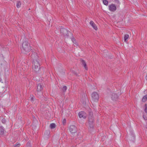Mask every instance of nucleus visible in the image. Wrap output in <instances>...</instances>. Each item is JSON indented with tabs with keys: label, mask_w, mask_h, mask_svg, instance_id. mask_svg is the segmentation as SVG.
Returning <instances> with one entry per match:
<instances>
[{
	"label": "nucleus",
	"mask_w": 147,
	"mask_h": 147,
	"mask_svg": "<svg viewBox=\"0 0 147 147\" xmlns=\"http://www.w3.org/2000/svg\"><path fill=\"white\" fill-rule=\"evenodd\" d=\"M69 130L71 134H74L77 131V129L76 127L74 125H71L69 128Z\"/></svg>",
	"instance_id": "6"
},
{
	"label": "nucleus",
	"mask_w": 147,
	"mask_h": 147,
	"mask_svg": "<svg viewBox=\"0 0 147 147\" xmlns=\"http://www.w3.org/2000/svg\"><path fill=\"white\" fill-rule=\"evenodd\" d=\"M103 2L104 5H108V1L106 0H103Z\"/></svg>",
	"instance_id": "18"
},
{
	"label": "nucleus",
	"mask_w": 147,
	"mask_h": 147,
	"mask_svg": "<svg viewBox=\"0 0 147 147\" xmlns=\"http://www.w3.org/2000/svg\"><path fill=\"white\" fill-rule=\"evenodd\" d=\"M115 2L117 4H119V2L118 0H115Z\"/></svg>",
	"instance_id": "24"
},
{
	"label": "nucleus",
	"mask_w": 147,
	"mask_h": 147,
	"mask_svg": "<svg viewBox=\"0 0 147 147\" xmlns=\"http://www.w3.org/2000/svg\"><path fill=\"white\" fill-rule=\"evenodd\" d=\"M92 100L95 102H97L98 100L99 96L96 92H94L92 94Z\"/></svg>",
	"instance_id": "4"
},
{
	"label": "nucleus",
	"mask_w": 147,
	"mask_h": 147,
	"mask_svg": "<svg viewBox=\"0 0 147 147\" xmlns=\"http://www.w3.org/2000/svg\"><path fill=\"white\" fill-rule=\"evenodd\" d=\"M109 10L112 11H115L116 9V6L114 4H112L109 6Z\"/></svg>",
	"instance_id": "10"
},
{
	"label": "nucleus",
	"mask_w": 147,
	"mask_h": 147,
	"mask_svg": "<svg viewBox=\"0 0 147 147\" xmlns=\"http://www.w3.org/2000/svg\"><path fill=\"white\" fill-rule=\"evenodd\" d=\"M88 119L89 129L91 130L94 127V118L93 117V114L92 112H89Z\"/></svg>",
	"instance_id": "3"
},
{
	"label": "nucleus",
	"mask_w": 147,
	"mask_h": 147,
	"mask_svg": "<svg viewBox=\"0 0 147 147\" xmlns=\"http://www.w3.org/2000/svg\"><path fill=\"white\" fill-rule=\"evenodd\" d=\"M43 89V87L42 86V85L40 84H38L36 93V94L38 95H39V96H40L42 95V93L41 92V91Z\"/></svg>",
	"instance_id": "5"
},
{
	"label": "nucleus",
	"mask_w": 147,
	"mask_h": 147,
	"mask_svg": "<svg viewBox=\"0 0 147 147\" xmlns=\"http://www.w3.org/2000/svg\"><path fill=\"white\" fill-rule=\"evenodd\" d=\"M2 123H5L6 121L5 119H2Z\"/></svg>",
	"instance_id": "27"
},
{
	"label": "nucleus",
	"mask_w": 147,
	"mask_h": 147,
	"mask_svg": "<svg viewBox=\"0 0 147 147\" xmlns=\"http://www.w3.org/2000/svg\"><path fill=\"white\" fill-rule=\"evenodd\" d=\"M26 145L27 146H28V147H30V142H28L27 143Z\"/></svg>",
	"instance_id": "26"
},
{
	"label": "nucleus",
	"mask_w": 147,
	"mask_h": 147,
	"mask_svg": "<svg viewBox=\"0 0 147 147\" xmlns=\"http://www.w3.org/2000/svg\"><path fill=\"white\" fill-rule=\"evenodd\" d=\"M79 117L80 118H86L87 115L86 113L84 111H82L79 112L78 113Z\"/></svg>",
	"instance_id": "8"
},
{
	"label": "nucleus",
	"mask_w": 147,
	"mask_h": 147,
	"mask_svg": "<svg viewBox=\"0 0 147 147\" xmlns=\"http://www.w3.org/2000/svg\"><path fill=\"white\" fill-rule=\"evenodd\" d=\"M21 4V2L20 1H18L17 2L16 6L17 8H20Z\"/></svg>",
	"instance_id": "15"
},
{
	"label": "nucleus",
	"mask_w": 147,
	"mask_h": 147,
	"mask_svg": "<svg viewBox=\"0 0 147 147\" xmlns=\"http://www.w3.org/2000/svg\"><path fill=\"white\" fill-rule=\"evenodd\" d=\"M147 96L145 95L142 98V101L143 102H145L147 100Z\"/></svg>",
	"instance_id": "17"
},
{
	"label": "nucleus",
	"mask_w": 147,
	"mask_h": 147,
	"mask_svg": "<svg viewBox=\"0 0 147 147\" xmlns=\"http://www.w3.org/2000/svg\"><path fill=\"white\" fill-rule=\"evenodd\" d=\"M66 122V120L65 119H64L63 121V125L65 124Z\"/></svg>",
	"instance_id": "25"
},
{
	"label": "nucleus",
	"mask_w": 147,
	"mask_h": 147,
	"mask_svg": "<svg viewBox=\"0 0 147 147\" xmlns=\"http://www.w3.org/2000/svg\"><path fill=\"white\" fill-rule=\"evenodd\" d=\"M67 89V86H64L63 87V88H62L63 91L64 92H65L66 91Z\"/></svg>",
	"instance_id": "19"
},
{
	"label": "nucleus",
	"mask_w": 147,
	"mask_h": 147,
	"mask_svg": "<svg viewBox=\"0 0 147 147\" xmlns=\"http://www.w3.org/2000/svg\"><path fill=\"white\" fill-rule=\"evenodd\" d=\"M61 33L64 36H68L69 35L68 31L64 28H62L60 30Z\"/></svg>",
	"instance_id": "7"
},
{
	"label": "nucleus",
	"mask_w": 147,
	"mask_h": 147,
	"mask_svg": "<svg viewBox=\"0 0 147 147\" xmlns=\"http://www.w3.org/2000/svg\"><path fill=\"white\" fill-rule=\"evenodd\" d=\"M72 40L74 43L76 45H78L77 43H76V40H75V39L74 38H72Z\"/></svg>",
	"instance_id": "20"
},
{
	"label": "nucleus",
	"mask_w": 147,
	"mask_h": 147,
	"mask_svg": "<svg viewBox=\"0 0 147 147\" xmlns=\"http://www.w3.org/2000/svg\"><path fill=\"white\" fill-rule=\"evenodd\" d=\"M20 145V144L19 143H16V144L14 145V147H19Z\"/></svg>",
	"instance_id": "21"
},
{
	"label": "nucleus",
	"mask_w": 147,
	"mask_h": 147,
	"mask_svg": "<svg viewBox=\"0 0 147 147\" xmlns=\"http://www.w3.org/2000/svg\"><path fill=\"white\" fill-rule=\"evenodd\" d=\"M118 96L116 93H113L112 94L111 96L112 100L113 101H116L118 99Z\"/></svg>",
	"instance_id": "9"
},
{
	"label": "nucleus",
	"mask_w": 147,
	"mask_h": 147,
	"mask_svg": "<svg viewBox=\"0 0 147 147\" xmlns=\"http://www.w3.org/2000/svg\"><path fill=\"white\" fill-rule=\"evenodd\" d=\"M56 126V125L54 123H51L50 125V128L51 129H53Z\"/></svg>",
	"instance_id": "14"
},
{
	"label": "nucleus",
	"mask_w": 147,
	"mask_h": 147,
	"mask_svg": "<svg viewBox=\"0 0 147 147\" xmlns=\"http://www.w3.org/2000/svg\"><path fill=\"white\" fill-rule=\"evenodd\" d=\"M31 57L33 59L32 65L33 70L35 72H37L40 67L39 60L38 59V57L36 53H34L32 54Z\"/></svg>",
	"instance_id": "1"
},
{
	"label": "nucleus",
	"mask_w": 147,
	"mask_h": 147,
	"mask_svg": "<svg viewBox=\"0 0 147 147\" xmlns=\"http://www.w3.org/2000/svg\"><path fill=\"white\" fill-rule=\"evenodd\" d=\"M129 35L128 34H125L124 37V40L125 42L127 41V39L128 38Z\"/></svg>",
	"instance_id": "16"
},
{
	"label": "nucleus",
	"mask_w": 147,
	"mask_h": 147,
	"mask_svg": "<svg viewBox=\"0 0 147 147\" xmlns=\"http://www.w3.org/2000/svg\"><path fill=\"white\" fill-rule=\"evenodd\" d=\"M80 61H81L82 63V65L84 67L85 69L86 70H88V68L87 66L86 63L82 59H80Z\"/></svg>",
	"instance_id": "11"
},
{
	"label": "nucleus",
	"mask_w": 147,
	"mask_h": 147,
	"mask_svg": "<svg viewBox=\"0 0 147 147\" xmlns=\"http://www.w3.org/2000/svg\"><path fill=\"white\" fill-rule=\"evenodd\" d=\"M30 100L31 101H34V98L33 96H30Z\"/></svg>",
	"instance_id": "23"
},
{
	"label": "nucleus",
	"mask_w": 147,
	"mask_h": 147,
	"mask_svg": "<svg viewBox=\"0 0 147 147\" xmlns=\"http://www.w3.org/2000/svg\"><path fill=\"white\" fill-rule=\"evenodd\" d=\"M145 108L144 109V111L146 113H147V104H145Z\"/></svg>",
	"instance_id": "22"
},
{
	"label": "nucleus",
	"mask_w": 147,
	"mask_h": 147,
	"mask_svg": "<svg viewBox=\"0 0 147 147\" xmlns=\"http://www.w3.org/2000/svg\"><path fill=\"white\" fill-rule=\"evenodd\" d=\"M4 132V129L2 127H0V135H2Z\"/></svg>",
	"instance_id": "13"
},
{
	"label": "nucleus",
	"mask_w": 147,
	"mask_h": 147,
	"mask_svg": "<svg viewBox=\"0 0 147 147\" xmlns=\"http://www.w3.org/2000/svg\"><path fill=\"white\" fill-rule=\"evenodd\" d=\"M146 80H147V75H146Z\"/></svg>",
	"instance_id": "28"
},
{
	"label": "nucleus",
	"mask_w": 147,
	"mask_h": 147,
	"mask_svg": "<svg viewBox=\"0 0 147 147\" xmlns=\"http://www.w3.org/2000/svg\"><path fill=\"white\" fill-rule=\"evenodd\" d=\"M21 50L22 52L26 54L31 51V48L30 45L26 40L23 42Z\"/></svg>",
	"instance_id": "2"
},
{
	"label": "nucleus",
	"mask_w": 147,
	"mask_h": 147,
	"mask_svg": "<svg viewBox=\"0 0 147 147\" xmlns=\"http://www.w3.org/2000/svg\"><path fill=\"white\" fill-rule=\"evenodd\" d=\"M90 25L92 26V27L95 30H97V28L96 24L94 23V22L92 21H91L90 22Z\"/></svg>",
	"instance_id": "12"
},
{
	"label": "nucleus",
	"mask_w": 147,
	"mask_h": 147,
	"mask_svg": "<svg viewBox=\"0 0 147 147\" xmlns=\"http://www.w3.org/2000/svg\"><path fill=\"white\" fill-rule=\"evenodd\" d=\"M84 96L85 97V94H84Z\"/></svg>",
	"instance_id": "29"
}]
</instances>
